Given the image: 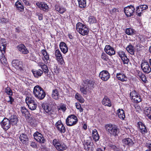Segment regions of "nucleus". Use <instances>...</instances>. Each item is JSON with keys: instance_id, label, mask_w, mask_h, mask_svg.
<instances>
[{"instance_id": "f257e3e1", "label": "nucleus", "mask_w": 151, "mask_h": 151, "mask_svg": "<svg viewBox=\"0 0 151 151\" xmlns=\"http://www.w3.org/2000/svg\"><path fill=\"white\" fill-rule=\"evenodd\" d=\"M93 85V82L90 80H84L80 88L82 93L83 94H86L89 89L91 88Z\"/></svg>"}, {"instance_id": "f03ea898", "label": "nucleus", "mask_w": 151, "mask_h": 151, "mask_svg": "<svg viewBox=\"0 0 151 151\" xmlns=\"http://www.w3.org/2000/svg\"><path fill=\"white\" fill-rule=\"evenodd\" d=\"M105 127L107 133L111 136H116L118 135L119 129L116 125L109 124L106 125Z\"/></svg>"}, {"instance_id": "7ed1b4c3", "label": "nucleus", "mask_w": 151, "mask_h": 151, "mask_svg": "<svg viewBox=\"0 0 151 151\" xmlns=\"http://www.w3.org/2000/svg\"><path fill=\"white\" fill-rule=\"evenodd\" d=\"M33 93L35 97L40 100L43 99L46 95L43 89L39 86H36L34 87Z\"/></svg>"}, {"instance_id": "20e7f679", "label": "nucleus", "mask_w": 151, "mask_h": 151, "mask_svg": "<svg viewBox=\"0 0 151 151\" xmlns=\"http://www.w3.org/2000/svg\"><path fill=\"white\" fill-rule=\"evenodd\" d=\"M52 144L58 151H64L66 150L68 148L65 143L58 139H54L52 141Z\"/></svg>"}, {"instance_id": "39448f33", "label": "nucleus", "mask_w": 151, "mask_h": 151, "mask_svg": "<svg viewBox=\"0 0 151 151\" xmlns=\"http://www.w3.org/2000/svg\"><path fill=\"white\" fill-rule=\"evenodd\" d=\"M76 29L79 33L83 36L87 35L89 32V29L86 26L80 22L76 24Z\"/></svg>"}, {"instance_id": "423d86ee", "label": "nucleus", "mask_w": 151, "mask_h": 151, "mask_svg": "<svg viewBox=\"0 0 151 151\" xmlns=\"http://www.w3.org/2000/svg\"><path fill=\"white\" fill-rule=\"evenodd\" d=\"M25 101L31 110H34L36 109L37 104L33 97H27L25 99Z\"/></svg>"}, {"instance_id": "0eeeda50", "label": "nucleus", "mask_w": 151, "mask_h": 151, "mask_svg": "<svg viewBox=\"0 0 151 151\" xmlns=\"http://www.w3.org/2000/svg\"><path fill=\"white\" fill-rule=\"evenodd\" d=\"M77 116L74 114L69 116L66 120V123L68 126H71L76 124L78 122Z\"/></svg>"}, {"instance_id": "6e6552de", "label": "nucleus", "mask_w": 151, "mask_h": 151, "mask_svg": "<svg viewBox=\"0 0 151 151\" xmlns=\"http://www.w3.org/2000/svg\"><path fill=\"white\" fill-rule=\"evenodd\" d=\"M42 106L45 111L52 118H54L56 117V114L55 111L50 107L47 103L42 104Z\"/></svg>"}, {"instance_id": "1a4fd4ad", "label": "nucleus", "mask_w": 151, "mask_h": 151, "mask_svg": "<svg viewBox=\"0 0 151 151\" xmlns=\"http://www.w3.org/2000/svg\"><path fill=\"white\" fill-rule=\"evenodd\" d=\"M141 67L145 73L148 74L151 72V68L149 63L147 60H144L142 61L141 64Z\"/></svg>"}, {"instance_id": "9d476101", "label": "nucleus", "mask_w": 151, "mask_h": 151, "mask_svg": "<svg viewBox=\"0 0 151 151\" xmlns=\"http://www.w3.org/2000/svg\"><path fill=\"white\" fill-rule=\"evenodd\" d=\"M83 145L84 149L86 151H93V144L91 142V139L84 141Z\"/></svg>"}, {"instance_id": "9b49d317", "label": "nucleus", "mask_w": 151, "mask_h": 151, "mask_svg": "<svg viewBox=\"0 0 151 151\" xmlns=\"http://www.w3.org/2000/svg\"><path fill=\"white\" fill-rule=\"evenodd\" d=\"M0 124L1 127L5 131L8 130L11 127L10 122L6 118H4Z\"/></svg>"}, {"instance_id": "f8f14e48", "label": "nucleus", "mask_w": 151, "mask_h": 151, "mask_svg": "<svg viewBox=\"0 0 151 151\" xmlns=\"http://www.w3.org/2000/svg\"><path fill=\"white\" fill-rule=\"evenodd\" d=\"M135 8L133 6L130 5L125 7L124 9V11L126 16L130 17L133 15V13L134 12Z\"/></svg>"}, {"instance_id": "ddd939ff", "label": "nucleus", "mask_w": 151, "mask_h": 151, "mask_svg": "<svg viewBox=\"0 0 151 151\" xmlns=\"http://www.w3.org/2000/svg\"><path fill=\"white\" fill-rule=\"evenodd\" d=\"M110 74L108 71L105 70H103L101 71L99 74V77L103 81H107L110 78Z\"/></svg>"}, {"instance_id": "4468645a", "label": "nucleus", "mask_w": 151, "mask_h": 151, "mask_svg": "<svg viewBox=\"0 0 151 151\" xmlns=\"http://www.w3.org/2000/svg\"><path fill=\"white\" fill-rule=\"evenodd\" d=\"M34 137L36 141L40 143H44L45 141V140L43 135L37 132L34 133Z\"/></svg>"}, {"instance_id": "2eb2a0df", "label": "nucleus", "mask_w": 151, "mask_h": 151, "mask_svg": "<svg viewBox=\"0 0 151 151\" xmlns=\"http://www.w3.org/2000/svg\"><path fill=\"white\" fill-rule=\"evenodd\" d=\"M55 55L56 58V59L60 64L64 65L65 62L62 55L59 49L56 50L55 52Z\"/></svg>"}, {"instance_id": "dca6fc26", "label": "nucleus", "mask_w": 151, "mask_h": 151, "mask_svg": "<svg viewBox=\"0 0 151 151\" xmlns=\"http://www.w3.org/2000/svg\"><path fill=\"white\" fill-rule=\"evenodd\" d=\"M104 50L106 53L110 56L114 55L115 54L114 49L109 45H106Z\"/></svg>"}, {"instance_id": "f3484780", "label": "nucleus", "mask_w": 151, "mask_h": 151, "mask_svg": "<svg viewBox=\"0 0 151 151\" xmlns=\"http://www.w3.org/2000/svg\"><path fill=\"white\" fill-rule=\"evenodd\" d=\"M12 65L16 69L22 70V62L18 60H14L12 62Z\"/></svg>"}, {"instance_id": "a211bd4d", "label": "nucleus", "mask_w": 151, "mask_h": 151, "mask_svg": "<svg viewBox=\"0 0 151 151\" xmlns=\"http://www.w3.org/2000/svg\"><path fill=\"white\" fill-rule=\"evenodd\" d=\"M18 50L22 53L24 54H28L29 51L24 44H20L18 45L17 47Z\"/></svg>"}, {"instance_id": "6ab92c4d", "label": "nucleus", "mask_w": 151, "mask_h": 151, "mask_svg": "<svg viewBox=\"0 0 151 151\" xmlns=\"http://www.w3.org/2000/svg\"><path fill=\"white\" fill-rule=\"evenodd\" d=\"M57 129L60 132L64 133L65 132V128L60 121H58L55 124Z\"/></svg>"}, {"instance_id": "aec40b11", "label": "nucleus", "mask_w": 151, "mask_h": 151, "mask_svg": "<svg viewBox=\"0 0 151 151\" xmlns=\"http://www.w3.org/2000/svg\"><path fill=\"white\" fill-rule=\"evenodd\" d=\"M20 140L23 144L27 145L29 138L26 134L22 133L19 136Z\"/></svg>"}, {"instance_id": "412c9836", "label": "nucleus", "mask_w": 151, "mask_h": 151, "mask_svg": "<svg viewBox=\"0 0 151 151\" xmlns=\"http://www.w3.org/2000/svg\"><path fill=\"white\" fill-rule=\"evenodd\" d=\"M59 46L61 51L64 54H65L68 52V48L65 42H60Z\"/></svg>"}, {"instance_id": "4be33fe9", "label": "nucleus", "mask_w": 151, "mask_h": 151, "mask_svg": "<svg viewBox=\"0 0 151 151\" xmlns=\"http://www.w3.org/2000/svg\"><path fill=\"white\" fill-rule=\"evenodd\" d=\"M116 76L118 80L122 81H126L127 80V77L123 73H117Z\"/></svg>"}, {"instance_id": "5701e85b", "label": "nucleus", "mask_w": 151, "mask_h": 151, "mask_svg": "<svg viewBox=\"0 0 151 151\" xmlns=\"http://www.w3.org/2000/svg\"><path fill=\"white\" fill-rule=\"evenodd\" d=\"M36 4L38 7L40 8H42L44 11L48 9V6L44 2H39L36 3Z\"/></svg>"}, {"instance_id": "b1692460", "label": "nucleus", "mask_w": 151, "mask_h": 151, "mask_svg": "<svg viewBox=\"0 0 151 151\" xmlns=\"http://www.w3.org/2000/svg\"><path fill=\"white\" fill-rule=\"evenodd\" d=\"M103 104L105 106H107L111 107V103L109 99L107 96H105L102 101Z\"/></svg>"}, {"instance_id": "393cba45", "label": "nucleus", "mask_w": 151, "mask_h": 151, "mask_svg": "<svg viewBox=\"0 0 151 151\" xmlns=\"http://www.w3.org/2000/svg\"><path fill=\"white\" fill-rule=\"evenodd\" d=\"M122 142L125 145L129 146H132L134 143L132 140L129 138H125L123 139Z\"/></svg>"}, {"instance_id": "a878e982", "label": "nucleus", "mask_w": 151, "mask_h": 151, "mask_svg": "<svg viewBox=\"0 0 151 151\" xmlns=\"http://www.w3.org/2000/svg\"><path fill=\"white\" fill-rule=\"evenodd\" d=\"M10 123L12 125H15L17 124L18 122V119L17 116L15 115H12L10 117Z\"/></svg>"}, {"instance_id": "bb28decb", "label": "nucleus", "mask_w": 151, "mask_h": 151, "mask_svg": "<svg viewBox=\"0 0 151 151\" xmlns=\"http://www.w3.org/2000/svg\"><path fill=\"white\" fill-rule=\"evenodd\" d=\"M15 5L17 9L19 12H23L24 11V7L22 4L19 1H17L15 3Z\"/></svg>"}, {"instance_id": "cd10ccee", "label": "nucleus", "mask_w": 151, "mask_h": 151, "mask_svg": "<svg viewBox=\"0 0 151 151\" xmlns=\"http://www.w3.org/2000/svg\"><path fill=\"white\" fill-rule=\"evenodd\" d=\"M32 72L35 77L36 78H38L41 76L43 73V70L40 69L32 70Z\"/></svg>"}, {"instance_id": "c85d7f7f", "label": "nucleus", "mask_w": 151, "mask_h": 151, "mask_svg": "<svg viewBox=\"0 0 151 151\" xmlns=\"http://www.w3.org/2000/svg\"><path fill=\"white\" fill-rule=\"evenodd\" d=\"M126 49L127 51L131 55H134V47L132 45L129 44L128 45L126 48Z\"/></svg>"}, {"instance_id": "c756f323", "label": "nucleus", "mask_w": 151, "mask_h": 151, "mask_svg": "<svg viewBox=\"0 0 151 151\" xmlns=\"http://www.w3.org/2000/svg\"><path fill=\"white\" fill-rule=\"evenodd\" d=\"M144 113L149 119L151 120V108L149 107L145 108Z\"/></svg>"}, {"instance_id": "7c9ffc66", "label": "nucleus", "mask_w": 151, "mask_h": 151, "mask_svg": "<svg viewBox=\"0 0 151 151\" xmlns=\"http://www.w3.org/2000/svg\"><path fill=\"white\" fill-rule=\"evenodd\" d=\"M137 75L139 78L144 82L146 83V81H147L146 77L144 74L142 72L138 70L137 71Z\"/></svg>"}, {"instance_id": "2f4dec72", "label": "nucleus", "mask_w": 151, "mask_h": 151, "mask_svg": "<svg viewBox=\"0 0 151 151\" xmlns=\"http://www.w3.org/2000/svg\"><path fill=\"white\" fill-rule=\"evenodd\" d=\"M117 112L119 117L121 119L124 120L125 117L124 110L119 109Z\"/></svg>"}, {"instance_id": "473e14b6", "label": "nucleus", "mask_w": 151, "mask_h": 151, "mask_svg": "<svg viewBox=\"0 0 151 151\" xmlns=\"http://www.w3.org/2000/svg\"><path fill=\"white\" fill-rule=\"evenodd\" d=\"M55 9L57 11L61 14H63L66 10L65 8L58 5H55Z\"/></svg>"}, {"instance_id": "72a5a7b5", "label": "nucleus", "mask_w": 151, "mask_h": 151, "mask_svg": "<svg viewBox=\"0 0 151 151\" xmlns=\"http://www.w3.org/2000/svg\"><path fill=\"white\" fill-rule=\"evenodd\" d=\"M59 96V93L58 90L56 89L53 90L52 93V98L55 100H57L58 99Z\"/></svg>"}, {"instance_id": "f704fd0d", "label": "nucleus", "mask_w": 151, "mask_h": 151, "mask_svg": "<svg viewBox=\"0 0 151 151\" xmlns=\"http://www.w3.org/2000/svg\"><path fill=\"white\" fill-rule=\"evenodd\" d=\"M92 137L93 139L95 141H97L99 139V136L97 130L94 129L92 131Z\"/></svg>"}, {"instance_id": "c9c22d12", "label": "nucleus", "mask_w": 151, "mask_h": 151, "mask_svg": "<svg viewBox=\"0 0 151 151\" xmlns=\"http://www.w3.org/2000/svg\"><path fill=\"white\" fill-rule=\"evenodd\" d=\"M79 7L83 8L86 6V0H78Z\"/></svg>"}, {"instance_id": "e433bc0d", "label": "nucleus", "mask_w": 151, "mask_h": 151, "mask_svg": "<svg viewBox=\"0 0 151 151\" xmlns=\"http://www.w3.org/2000/svg\"><path fill=\"white\" fill-rule=\"evenodd\" d=\"M4 39H1L0 40V50L1 51H4L6 47V44L4 43Z\"/></svg>"}, {"instance_id": "4c0bfd02", "label": "nucleus", "mask_w": 151, "mask_h": 151, "mask_svg": "<svg viewBox=\"0 0 151 151\" xmlns=\"http://www.w3.org/2000/svg\"><path fill=\"white\" fill-rule=\"evenodd\" d=\"M75 98L81 103H83L84 102L83 98L78 93L76 94Z\"/></svg>"}, {"instance_id": "58836bf2", "label": "nucleus", "mask_w": 151, "mask_h": 151, "mask_svg": "<svg viewBox=\"0 0 151 151\" xmlns=\"http://www.w3.org/2000/svg\"><path fill=\"white\" fill-rule=\"evenodd\" d=\"M140 7L138 6H137L136 8V12L137 16L139 17L141 16V14L143 12L142 9H140Z\"/></svg>"}, {"instance_id": "ea45409f", "label": "nucleus", "mask_w": 151, "mask_h": 151, "mask_svg": "<svg viewBox=\"0 0 151 151\" xmlns=\"http://www.w3.org/2000/svg\"><path fill=\"white\" fill-rule=\"evenodd\" d=\"M125 32L128 35H132L134 34V30L133 29L130 28L127 29Z\"/></svg>"}, {"instance_id": "a19ab883", "label": "nucleus", "mask_w": 151, "mask_h": 151, "mask_svg": "<svg viewBox=\"0 0 151 151\" xmlns=\"http://www.w3.org/2000/svg\"><path fill=\"white\" fill-rule=\"evenodd\" d=\"M4 91L9 96H11L12 95V91L11 88L8 87H7L6 88H5Z\"/></svg>"}, {"instance_id": "79ce46f5", "label": "nucleus", "mask_w": 151, "mask_h": 151, "mask_svg": "<svg viewBox=\"0 0 151 151\" xmlns=\"http://www.w3.org/2000/svg\"><path fill=\"white\" fill-rule=\"evenodd\" d=\"M133 100L134 102L135 103H138L141 102L142 101L140 96L139 95L135 96L134 98H133Z\"/></svg>"}, {"instance_id": "37998d69", "label": "nucleus", "mask_w": 151, "mask_h": 151, "mask_svg": "<svg viewBox=\"0 0 151 151\" xmlns=\"http://www.w3.org/2000/svg\"><path fill=\"white\" fill-rule=\"evenodd\" d=\"M88 22L91 24L96 23V20L95 17L93 16H90L88 18Z\"/></svg>"}, {"instance_id": "c03bdc74", "label": "nucleus", "mask_w": 151, "mask_h": 151, "mask_svg": "<svg viewBox=\"0 0 151 151\" xmlns=\"http://www.w3.org/2000/svg\"><path fill=\"white\" fill-rule=\"evenodd\" d=\"M21 111L22 115L24 116H26L28 113L27 109L24 107H21Z\"/></svg>"}, {"instance_id": "a18cd8bd", "label": "nucleus", "mask_w": 151, "mask_h": 151, "mask_svg": "<svg viewBox=\"0 0 151 151\" xmlns=\"http://www.w3.org/2000/svg\"><path fill=\"white\" fill-rule=\"evenodd\" d=\"M6 99L7 100V102L11 104H12L14 101V99L11 96H7Z\"/></svg>"}, {"instance_id": "49530a36", "label": "nucleus", "mask_w": 151, "mask_h": 151, "mask_svg": "<svg viewBox=\"0 0 151 151\" xmlns=\"http://www.w3.org/2000/svg\"><path fill=\"white\" fill-rule=\"evenodd\" d=\"M121 59L123 62L124 64H128L129 61V59L127 58V56L125 55L123 58H121Z\"/></svg>"}, {"instance_id": "de8ad7c7", "label": "nucleus", "mask_w": 151, "mask_h": 151, "mask_svg": "<svg viewBox=\"0 0 151 151\" xmlns=\"http://www.w3.org/2000/svg\"><path fill=\"white\" fill-rule=\"evenodd\" d=\"M101 58L104 60L107 61L108 60V56L104 52H103L101 55Z\"/></svg>"}, {"instance_id": "09e8293b", "label": "nucleus", "mask_w": 151, "mask_h": 151, "mask_svg": "<svg viewBox=\"0 0 151 151\" xmlns=\"http://www.w3.org/2000/svg\"><path fill=\"white\" fill-rule=\"evenodd\" d=\"M138 95L139 94L135 91H134L131 92L130 95L132 99H133V98H134L135 96Z\"/></svg>"}, {"instance_id": "8fccbe9b", "label": "nucleus", "mask_w": 151, "mask_h": 151, "mask_svg": "<svg viewBox=\"0 0 151 151\" xmlns=\"http://www.w3.org/2000/svg\"><path fill=\"white\" fill-rule=\"evenodd\" d=\"M117 53L118 54V55L121 58H123V57L126 55L125 52L124 51L120 50L117 52Z\"/></svg>"}, {"instance_id": "3c124183", "label": "nucleus", "mask_w": 151, "mask_h": 151, "mask_svg": "<svg viewBox=\"0 0 151 151\" xmlns=\"http://www.w3.org/2000/svg\"><path fill=\"white\" fill-rule=\"evenodd\" d=\"M2 55V56L0 57V60L2 64L5 63L6 61V59L4 55L3 54Z\"/></svg>"}, {"instance_id": "603ef678", "label": "nucleus", "mask_w": 151, "mask_h": 151, "mask_svg": "<svg viewBox=\"0 0 151 151\" xmlns=\"http://www.w3.org/2000/svg\"><path fill=\"white\" fill-rule=\"evenodd\" d=\"M59 110H61L63 111L64 112L65 111L66 109V108L65 105H62L60 106L58 108Z\"/></svg>"}, {"instance_id": "864d4df0", "label": "nucleus", "mask_w": 151, "mask_h": 151, "mask_svg": "<svg viewBox=\"0 0 151 151\" xmlns=\"http://www.w3.org/2000/svg\"><path fill=\"white\" fill-rule=\"evenodd\" d=\"M45 73H47L48 72V68L45 65H43V66L41 68Z\"/></svg>"}, {"instance_id": "5fc2aeb1", "label": "nucleus", "mask_w": 151, "mask_h": 151, "mask_svg": "<svg viewBox=\"0 0 151 151\" xmlns=\"http://www.w3.org/2000/svg\"><path fill=\"white\" fill-rule=\"evenodd\" d=\"M137 124L138 125L139 130L142 129V128H145V127L144 124H143L142 122H138Z\"/></svg>"}, {"instance_id": "6e6d98bb", "label": "nucleus", "mask_w": 151, "mask_h": 151, "mask_svg": "<svg viewBox=\"0 0 151 151\" xmlns=\"http://www.w3.org/2000/svg\"><path fill=\"white\" fill-rule=\"evenodd\" d=\"M139 6L140 7V9H142L143 12L144 10L148 8V6L145 4L140 5Z\"/></svg>"}, {"instance_id": "4d7b16f0", "label": "nucleus", "mask_w": 151, "mask_h": 151, "mask_svg": "<svg viewBox=\"0 0 151 151\" xmlns=\"http://www.w3.org/2000/svg\"><path fill=\"white\" fill-rule=\"evenodd\" d=\"M139 130L142 134H145L147 132V130L146 127H145V128H142V129Z\"/></svg>"}, {"instance_id": "13d9d810", "label": "nucleus", "mask_w": 151, "mask_h": 151, "mask_svg": "<svg viewBox=\"0 0 151 151\" xmlns=\"http://www.w3.org/2000/svg\"><path fill=\"white\" fill-rule=\"evenodd\" d=\"M146 146L149 148V150L151 151V141L147 142L146 144Z\"/></svg>"}, {"instance_id": "bf43d9fd", "label": "nucleus", "mask_w": 151, "mask_h": 151, "mask_svg": "<svg viewBox=\"0 0 151 151\" xmlns=\"http://www.w3.org/2000/svg\"><path fill=\"white\" fill-rule=\"evenodd\" d=\"M30 145L33 148H36L37 147L36 143L35 142L32 141L30 143Z\"/></svg>"}, {"instance_id": "052dcab7", "label": "nucleus", "mask_w": 151, "mask_h": 151, "mask_svg": "<svg viewBox=\"0 0 151 151\" xmlns=\"http://www.w3.org/2000/svg\"><path fill=\"white\" fill-rule=\"evenodd\" d=\"M37 15L38 16L39 19L40 20H41L43 19V15L42 14L38 13L37 14Z\"/></svg>"}, {"instance_id": "680f3d73", "label": "nucleus", "mask_w": 151, "mask_h": 151, "mask_svg": "<svg viewBox=\"0 0 151 151\" xmlns=\"http://www.w3.org/2000/svg\"><path fill=\"white\" fill-rule=\"evenodd\" d=\"M23 1L25 5L29 6H30V4L28 1L27 0H23Z\"/></svg>"}, {"instance_id": "e2e57ef3", "label": "nucleus", "mask_w": 151, "mask_h": 151, "mask_svg": "<svg viewBox=\"0 0 151 151\" xmlns=\"http://www.w3.org/2000/svg\"><path fill=\"white\" fill-rule=\"evenodd\" d=\"M44 58L46 60H48L49 59V55L47 54H47L45 55H44Z\"/></svg>"}, {"instance_id": "0e129e2a", "label": "nucleus", "mask_w": 151, "mask_h": 151, "mask_svg": "<svg viewBox=\"0 0 151 151\" xmlns=\"http://www.w3.org/2000/svg\"><path fill=\"white\" fill-rule=\"evenodd\" d=\"M41 52L42 55H43V56L47 54V53L46 51L45 50H42L41 51Z\"/></svg>"}, {"instance_id": "69168bd1", "label": "nucleus", "mask_w": 151, "mask_h": 151, "mask_svg": "<svg viewBox=\"0 0 151 151\" xmlns=\"http://www.w3.org/2000/svg\"><path fill=\"white\" fill-rule=\"evenodd\" d=\"M76 106L77 109H80V108L81 107L80 105V104L79 103H78V104H76Z\"/></svg>"}, {"instance_id": "338daca9", "label": "nucleus", "mask_w": 151, "mask_h": 151, "mask_svg": "<svg viewBox=\"0 0 151 151\" xmlns=\"http://www.w3.org/2000/svg\"><path fill=\"white\" fill-rule=\"evenodd\" d=\"M1 20L2 22L4 23L6 22L7 21L6 19L4 18H2L1 19Z\"/></svg>"}, {"instance_id": "774afa93", "label": "nucleus", "mask_w": 151, "mask_h": 151, "mask_svg": "<svg viewBox=\"0 0 151 151\" xmlns=\"http://www.w3.org/2000/svg\"><path fill=\"white\" fill-rule=\"evenodd\" d=\"M118 10L117 9L114 8L112 10V12L114 13L116 11H118Z\"/></svg>"}]
</instances>
